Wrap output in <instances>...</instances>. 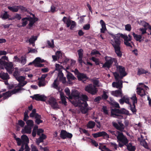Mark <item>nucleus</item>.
<instances>
[{
  "label": "nucleus",
  "mask_w": 151,
  "mask_h": 151,
  "mask_svg": "<svg viewBox=\"0 0 151 151\" xmlns=\"http://www.w3.org/2000/svg\"><path fill=\"white\" fill-rule=\"evenodd\" d=\"M120 37V35L119 36L118 35L112 36L114 40L115 43H112V45L114 48L115 53L119 58L121 57L122 56V53L121 51V47L120 46L121 44Z\"/></svg>",
  "instance_id": "1"
},
{
  "label": "nucleus",
  "mask_w": 151,
  "mask_h": 151,
  "mask_svg": "<svg viewBox=\"0 0 151 151\" xmlns=\"http://www.w3.org/2000/svg\"><path fill=\"white\" fill-rule=\"evenodd\" d=\"M118 135L116 136L117 141L118 142V146L121 148L127 145L129 140L127 137L124 135L122 132L117 131Z\"/></svg>",
  "instance_id": "2"
},
{
  "label": "nucleus",
  "mask_w": 151,
  "mask_h": 151,
  "mask_svg": "<svg viewBox=\"0 0 151 151\" xmlns=\"http://www.w3.org/2000/svg\"><path fill=\"white\" fill-rule=\"evenodd\" d=\"M80 96V93L76 90L73 91L71 93V95L69 96V99L73 100L71 101L72 104L76 107L80 104V102H79Z\"/></svg>",
  "instance_id": "3"
},
{
  "label": "nucleus",
  "mask_w": 151,
  "mask_h": 151,
  "mask_svg": "<svg viewBox=\"0 0 151 151\" xmlns=\"http://www.w3.org/2000/svg\"><path fill=\"white\" fill-rule=\"evenodd\" d=\"M104 59L106 62L102 66V68H106L108 69L110 68L113 62L114 63L115 65L117 64V61L115 58L106 56L105 57Z\"/></svg>",
  "instance_id": "4"
},
{
  "label": "nucleus",
  "mask_w": 151,
  "mask_h": 151,
  "mask_svg": "<svg viewBox=\"0 0 151 151\" xmlns=\"http://www.w3.org/2000/svg\"><path fill=\"white\" fill-rule=\"evenodd\" d=\"M124 124L121 122H118V124L116 122H113L112 125L114 128L121 132H124V129L125 127L128 126L129 122L127 120H125Z\"/></svg>",
  "instance_id": "5"
},
{
  "label": "nucleus",
  "mask_w": 151,
  "mask_h": 151,
  "mask_svg": "<svg viewBox=\"0 0 151 151\" xmlns=\"http://www.w3.org/2000/svg\"><path fill=\"white\" fill-rule=\"evenodd\" d=\"M111 114L114 117H118L122 116V114H127L129 111L124 109H120L114 108L112 109L111 110Z\"/></svg>",
  "instance_id": "6"
},
{
  "label": "nucleus",
  "mask_w": 151,
  "mask_h": 151,
  "mask_svg": "<svg viewBox=\"0 0 151 151\" xmlns=\"http://www.w3.org/2000/svg\"><path fill=\"white\" fill-rule=\"evenodd\" d=\"M120 35L124 39V42L125 45L127 47H132L131 43L133 44V42L131 41L132 37L131 35H129L128 36L126 35L121 34Z\"/></svg>",
  "instance_id": "7"
},
{
  "label": "nucleus",
  "mask_w": 151,
  "mask_h": 151,
  "mask_svg": "<svg viewBox=\"0 0 151 151\" xmlns=\"http://www.w3.org/2000/svg\"><path fill=\"white\" fill-rule=\"evenodd\" d=\"M85 91L92 95H95L97 93L98 90L95 86L91 84L86 86L85 88Z\"/></svg>",
  "instance_id": "8"
},
{
  "label": "nucleus",
  "mask_w": 151,
  "mask_h": 151,
  "mask_svg": "<svg viewBox=\"0 0 151 151\" xmlns=\"http://www.w3.org/2000/svg\"><path fill=\"white\" fill-rule=\"evenodd\" d=\"M62 21L64 23L66 24L67 27H70V29H73V28L76 26V22L72 21L69 18H67L66 17H64L62 19Z\"/></svg>",
  "instance_id": "9"
},
{
  "label": "nucleus",
  "mask_w": 151,
  "mask_h": 151,
  "mask_svg": "<svg viewBox=\"0 0 151 151\" xmlns=\"http://www.w3.org/2000/svg\"><path fill=\"white\" fill-rule=\"evenodd\" d=\"M32 19L31 18V17H29L22 18V26L23 27L25 26L28 23L27 21H28L29 22V23L28 25L27 28L29 29H32V28L33 26V22L31 20Z\"/></svg>",
  "instance_id": "10"
},
{
  "label": "nucleus",
  "mask_w": 151,
  "mask_h": 151,
  "mask_svg": "<svg viewBox=\"0 0 151 151\" xmlns=\"http://www.w3.org/2000/svg\"><path fill=\"white\" fill-rule=\"evenodd\" d=\"M88 100V96L86 95H82L80 96V98L79 100L80 102L79 105H78V106H84L87 107L88 104H87V101Z\"/></svg>",
  "instance_id": "11"
},
{
  "label": "nucleus",
  "mask_w": 151,
  "mask_h": 151,
  "mask_svg": "<svg viewBox=\"0 0 151 151\" xmlns=\"http://www.w3.org/2000/svg\"><path fill=\"white\" fill-rule=\"evenodd\" d=\"M131 99L132 102V105L130 104V109L133 114H135L137 110L136 109L135 104H137V98L136 96V94H134Z\"/></svg>",
  "instance_id": "12"
},
{
  "label": "nucleus",
  "mask_w": 151,
  "mask_h": 151,
  "mask_svg": "<svg viewBox=\"0 0 151 151\" xmlns=\"http://www.w3.org/2000/svg\"><path fill=\"white\" fill-rule=\"evenodd\" d=\"M114 65L116 67L117 71L120 74L121 76V78H122L123 77L127 75V73L125 71V69L124 67L122 65H119L117 63V64H116Z\"/></svg>",
  "instance_id": "13"
},
{
  "label": "nucleus",
  "mask_w": 151,
  "mask_h": 151,
  "mask_svg": "<svg viewBox=\"0 0 151 151\" xmlns=\"http://www.w3.org/2000/svg\"><path fill=\"white\" fill-rule=\"evenodd\" d=\"M92 135L94 138H97L101 137H103L104 138L107 139L109 138V135L105 131H102L93 134Z\"/></svg>",
  "instance_id": "14"
},
{
  "label": "nucleus",
  "mask_w": 151,
  "mask_h": 151,
  "mask_svg": "<svg viewBox=\"0 0 151 151\" xmlns=\"http://www.w3.org/2000/svg\"><path fill=\"white\" fill-rule=\"evenodd\" d=\"M47 103L49 104L53 109L59 108L56 99L53 97L50 98L46 101Z\"/></svg>",
  "instance_id": "15"
},
{
  "label": "nucleus",
  "mask_w": 151,
  "mask_h": 151,
  "mask_svg": "<svg viewBox=\"0 0 151 151\" xmlns=\"http://www.w3.org/2000/svg\"><path fill=\"white\" fill-rule=\"evenodd\" d=\"M60 137L61 139H65L66 138H71L73 137V135L65 130H62L61 131Z\"/></svg>",
  "instance_id": "16"
},
{
  "label": "nucleus",
  "mask_w": 151,
  "mask_h": 151,
  "mask_svg": "<svg viewBox=\"0 0 151 151\" xmlns=\"http://www.w3.org/2000/svg\"><path fill=\"white\" fill-rule=\"evenodd\" d=\"M32 99L37 101H45L46 99V97L43 95H40L39 94H35L30 96Z\"/></svg>",
  "instance_id": "17"
},
{
  "label": "nucleus",
  "mask_w": 151,
  "mask_h": 151,
  "mask_svg": "<svg viewBox=\"0 0 151 151\" xmlns=\"http://www.w3.org/2000/svg\"><path fill=\"white\" fill-rule=\"evenodd\" d=\"M77 77L79 81H82L83 83H85L89 78L86 74L83 73H81L78 76H77Z\"/></svg>",
  "instance_id": "18"
},
{
  "label": "nucleus",
  "mask_w": 151,
  "mask_h": 151,
  "mask_svg": "<svg viewBox=\"0 0 151 151\" xmlns=\"http://www.w3.org/2000/svg\"><path fill=\"white\" fill-rule=\"evenodd\" d=\"M7 71L10 74L12 73L13 70V65L12 63H7L4 67Z\"/></svg>",
  "instance_id": "19"
},
{
  "label": "nucleus",
  "mask_w": 151,
  "mask_h": 151,
  "mask_svg": "<svg viewBox=\"0 0 151 151\" xmlns=\"http://www.w3.org/2000/svg\"><path fill=\"white\" fill-rule=\"evenodd\" d=\"M117 81V82H114L112 83V86L119 89H122L123 87V82L122 81L119 80Z\"/></svg>",
  "instance_id": "20"
},
{
  "label": "nucleus",
  "mask_w": 151,
  "mask_h": 151,
  "mask_svg": "<svg viewBox=\"0 0 151 151\" xmlns=\"http://www.w3.org/2000/svg\"><path fill=\"white\" fill-rule=\"evenodd\" d=\"M47 138L46 136L43 134H42L39 137L36 139V144L38 145H39L40 144L41 142H43L44 140L45 139Z\"/></svg>",
  "instance_id": "21"
},
{
  "label": "nucleus",
  "mask_w": 151,
  "mask_h": 151,
  "mask_svg": "<svg viewBox=\"0 0 151 151\" xmlns=\"http://www.w3.org/2000/svg\"><path fill=\"white\" fill-rule=\"evenodd\" d=\"M83 50L81 49L78 50L77 52L78 55V62L80 64L83 63L82 58L83 55Z\"/></svg>",
  "instance_id": "22"
},
{
  "label": "nucleus",
  "mask_w": 151,
  "mask_h": 151,
  "mask_svg": "<svg viewBox=\"0 0 151 151\" xmlns=\"http://www.w3.org/2000/svg\"><path fill=\"white\" fill-rule=\"evenodd\" d=\"M151 73L149 71L145 70L144 69L141 68H139L138 69L137 75H140L142 74H145L146 75H150Z\"/></svg>",
  "instance_id": "23"
},
{
  "label": "nucleus",
  "mask_w": 151,
  "mask_h": 151,
  "mask_svg": "<svg viewBox=\"0 0 151 151\" xmlns=\"http://www.w3.org/2000/svg\"><path fill=\"white\" fill-rule=\"evenodd\" d=\"M132 35L135 40L140 42H141L144 40V38L142 39V36L141 35H137L134 33V32H132Z\"/></svg>",
  "instance_id": "24"
},
{
  "label": "nucleus",
  "mask_w": 151,
  "mask_h": 151,
  "mask_svg": "<svg viewBox=\"0 0 151 151\" xmlns=\"http://www.w3.org/2000/svg\"><path fill=\"white\" fill-rule=\"evenodd\" d=\"M31 127L26 125L25 126L24 129L22 130V133L23 134L25 133L30 134L31 132Z\"/></svg>",
  "instance_id": "25"
},
{
  "label": "nucleus",
  "mask_w": 151,
  "mask_h": 151,
  "mask_svg": "<svg viewBox=\"0 0 151 151\" xmlns=\"http://www.w3.org/2000/svg\"><path fill=\"white\" fill-rule=\"evenodd\" d=\"M0 78L3 80H6L9 79V76L7 73L1 71L0 73Z\"/></svg>",
  "instance_id": "26"
},
{
  "label": "nucleus",
  "mask_w": 151,
  "mask_h": 151,
  "mask_svg": "<svg viewBox=\"0 0 151 151\" xmlns=\"http://www.w3.org/2000/svg\"><path fill=\"white\" fill-rule=\"evenodd\" d=\"M125 146H126L127 149L129 151H135L136 149L135 146H133L132 143V142L127 143Z\"/></svg>",
  "instance_id": "27"
},
{
  "label": "nucleus",
  "mask_w": 151,
  "mask_h": 151,
  "mask_svg": "<svg viewBox=\"0 0 151 151\" xmlns=\"http://www.w3.org/2000/svg\"><path fill=\"white\" fill-rule=\"evenodd\" d=\"M137 94L141 97H142L146 95L145 91L144 89L140 87H139L137 88Z\"/></svg>",
  "instance_id": "28"
},
{
  "label": "nucleus",
  "mask_w": 151,
  "mask_h": 151,
  "mask_svg": "<svg viewBox=\"0 0 151 151\" xmlns=\"http://www.w3.org/2000/svg\"><path fill=\"white\" fill-rule=\"evenodd\" d=\"M66 77L69 82L71 81H72L75 80L76 78L73 75V74L70 72H68V74L66 75Z\"/></svg>",
  "instance_id": "29"
},
{
  "label": "nucleus",
  "mask_w": 151,
  "mask_h": 151,
  "mask_svg": "<svg viewBox=\"0 0 151 151\" xmlns=\"http://www.w3.org/2000/svg\"><path fill=\"white\" fill-rule=\"evenodd\" d=\"M100 23L101 24L102 28L101 29V32L104 33L105 30L106 29V24L103 20H101L100 21Z\"/></svg>",
  "instance_id": "30"
},
{
  "label": "nucleus",
  "mask_w": 151,
  "mask_h": 151,
  "mask_svg": "<svg viewBox=\"0 0 151 151\" xmlns=\"http://www.w3.org/2000/svg\"><path fill=\"white\" fill-rule=\"evenodd\" d=\"M26 57L25 56H22L20 59L19 62L21 63L22 65H24L26 64Z\"/></svg>",
  "instance_id": "31"
},
{
  "label": "nucleus",
  "mask_w": 151,
  "mask_h": 151,
  "mask_svg": "<svg viewBox=\"0 0 151 151\" xmlns=\"http://www.w3.org/2000/svg\"><path fill=\"white\" fill-rule=\"evenodd\" d=\"M12 94L11 92L9 91H8L7 92H6L5 93H4L2 94L3 96H4V99H6L7 98L10 97Z\"/></svg>",
  "instance_id": "32"
},
{
  "label": "nucleus",
  "mask_w": 151,
  "mask_h": 151,
  "mask_svg": "<svg viewBox=\"0 0 151 151\" xmlns=\"http://www.w3.org/2000/svg\"><path fill=\"white\" fill-rule=\"evenodd\" d=\"M95 125V123L93 121H90L87 125L88 128L92 129L94 127Z\"/></svg>",
  "instance_id": "33"
},
{
  "label": "nucleus",
  "mask_w": 151,
  "mask_h": 151,
  "mask_svg": "<svg viewBox=\"0 0 151 151\" xmlns=\"http://www.w3.org/2000/svg\"><path fill=\"white\" fill-rule=\"evenodd\" d=\"M37 37L36 36H32L29 39V42L30 44H34L35 45V42L37 40Z\"/></svg>",
  "instance_id": "34"
},
{
  "label": "nucleus",
  "mask_w": 151,
  "mask_h": 151,
  "mask_svg": "<svg viewBox=\"0 0 151 151\" xmlns=\"http://www.w3.org/2000/svg\"><path fill=\"white\" fill-rule=\"evenodd\" d=\"M21 139L23 142L27 144L29 142V139L27 136L25 135H23L21 136Z\"/></svg>",
  "instance_id": "35"
},
{
  "label": "nucleus",
  "mask_w": 151,
  "mask_h": 151,
  "mask_svg": "<svg viewBox=\"0 0 151 151\" xmlns=\"http://www.w3.org/2000/svg\"><path fill=\"white\" fill-rule=\"evenodd\" d=\"M8 8L10 10L13 12H17L19 10L18 7H17H17L8 6Z\"/></svg>",
  "instance_id": "36"
},
{
  "label": "nucleus",
  "mask_w": 151,
  "mask_h": 151,
  "mask_svg": "<svg viewBox=\"0 0 151 151\" xmlns=\"http://www.w3.org/2000/svg\"><path fill=\"white\" fill-rule=\"evenodd\" d=\"M60 97L62 103L64 104L65 106L67 105V102L66 100V99L64 96L63 94H60Z\"/></svg>",
  "instance_id": "37"
},
{
  "label": "nucleus",
  "mask_w": 151,
  "mask_h": 151,
  "mask_svg": "<svg viewBox=\"0 0 151 151\" xmlns=\"http://www.w3.org/2000/svg\"><path fill=\"white\" fill-rule=\"evenodd\" d=\"M47 42L48 46H49V47L53 48L54 47V43L53 40L52 39L51 40V42H50V40H47Z\"/></svg>",
  "instance_id": "38"
},
{
  "label": "nucleus",
  "mask_w": 151,
  "mask_h": 151,
  "mask_svg": "<svg viewBox=\"0 0 151 151\" xmlns=\"http://www.w3.org/2000/svg\"><path fill=\"white\" fill-rule=\"evenodd\" d=\"M7 62L0 59V68L2 69H4V66L5 67Z\"/></svg>",
  "instance_id": "39"
},
{
  "label": "nucleus",
  "mask_w": 151,
  "mask_h": 151,
  "mask_svg": "<svg viewBox=\"0 0 151 151\" xmlns=\"http://www.w3.org/2000/svg\"><path fill=\"white\" fill-rule=\"evenodd\" d=\"M90 59L94 62L96 65H99L100 62L98 59L94 57H92Z\"/></svg>",
  "instance_id": "40"
},
{
  "label": "nucleus",
  "mask_w": 151,
  "mask_h": 151,
  "mask_svg": "<svg viewBox=\"0 0 151 151\" xmlns=\"http://www.w3.org/2000/svg\"><path fill=\"white\" fill-rule=\"evenodd\" d=\"M63 68V67L62 65H60L59 64H56L55 65V70L58 71V72L62 71L61 69Z\"/></svg>",
  "instance_id": "41"
},
{
  "label": "nucleus",
  "mask_w": 151,
  "mask_h": 151,
  "mask_svg": "<svg viewBox=\"0 0 151 151\" xmlns=\"http://www.w3.org/2000/svg\"><path fill=\"white\" fill-rule=\"evenodd\" d=\"M26 123L28 126L32 128L34 125V122L33 120H28L26 122Z\"/></svg>",
  "instance_id": "42"
},
{
  "label": "nucleus",
  "mask_w": 151,
  "mask_h": 151,
  "mask_svg": "<svg viewBox=\"0 0 151 151\" xmlns=\"http://www.w3.org/2000/svg\"><path fill=\"white\" fill-rule=\"evenodd\" d=\"M115 95L117 96L122 94V89H119L118 90L115 91L114 92Z\"/></svg>",
  "instance_id": "43"
},
{
  "label": "nucleus",
  "mask_w": 151,
  "mask_h": 151,
  "mask_svg": "<svg viewBox=\"0 0 151 151\" xmlns=\"http://www.w3.org/2000/svg\"><path fill=\"white\" fill-rule=\"evenodd\" d=\"M24 89L23 88L19 87L18 88H14V89L12 90L11 92L12 93V94H15L17 92H19L20 91L24 90Z\"/></svg>",
  "instance_id": "44"
},
{
  "label": "nucleus",
  "mask_w": 151,
  "mask_h": 151,
  "mask_svg": "<svg viewBox=\"0 0 151 151\" xmlns=\"http://www.w3.org/2000/svg\"><path fill=\"white\" fill-rule=\"evenodd\" d=\"M57 81V79L54 80V82L52 84V86L54 88L59 90H60V88L58 87V84L56 83Z\"/></svg>",
  "instance_id": "45"
},
{
  "label": "nucleus",
  "mask_w": 151,
  "mask_h": 151,
  "mask_svg": "<svg viewBox=\"0 0 151 151\" xmlns=\"http://www.w3.org/2000/svg\"><path fill=\"white\" fill-rule=\"evenodd\" d=\"M25 79V78L23 76H19L16 80L20 83L21 82L24 81Z\"/></svg>",
  "instance_id": "46"
},
{
  "label": "nucleus",
  "mask_w": 151,
  "mask_h": 151,
  "mask_svg": "<svg viewBox=\"0 0 151 151\" xmlns=\"http://www.w3.org/2000/svg\"><path fill=\"white\" fill-rule=\"evenodd\" d=\"M9 15L8 14L7 12H5L1 16V17L3 19H6L9 18Z\"/></svg>",
  "instance_id": "47"
},
{
  "label": "nucleus",
  "mask_w": 151,
  "mask_h": 151,
  "mask_svg": "<svg viewBox=\"0 0 151 151\" xmlns=\"http://www.w3.org/2000/svg\"><path fill=\"white\" fill-rule=\"evenodd\" d=\"M80 107H82L81 109V111L83 114H85L88 112V109L86 108L87 107H84V106H81Z\"/></svg>",
  "instance_id": "48"
},
{
  "label": "nucleus",
  "mask_w": 151,
  "mask_h": 151,
  "mask_svg": "<svg viewBox=\"0 0 151 151\" xmlns=\"http://www.w3.org/2000/svg\"><path fill=\"white\" fill-rule=\"evenodd\" d=\"M113 74L114 76V77L115 78L116 81H119V78L120 77L119 74L116 72H115L113 73Z\"/></svg>",
  "instance_id": "49"
},
{
  "label": "nucleus",
  "mask_w": 151,
  "mask_h": 151,
  "mask_svg": "<svg viewBox=\"0 0 151 151\" xmlns=\"http://www.w3.org/2000/svg\"><path fill=\"white\" fill-rule=\"evenodd\" d=\"M101 97V99L103 100L107 99L108 98V96L106 94V92L105 91H103V94L102 95Z\"/></svg>",
  "instance_id": "50"
},
{
  "label": "nucleus",
  "mask_w": 151,
  "mask_h": 151,
  "mask_svg": "<svg viewBox=\"0 0 151 151\" xmlns=\"http://www.w3.org/2000/svg\"><path fill=\"white\" fill-rule=\"evenodd\" d=\"M23 82H22L19 83L18 86L19 87L22 88V87L26 85L27 83V82L26 81H24Z\"/></svg>",
  "instance_id": "51"
},
{
  "label": "nucleus",
  "mask_w": 151,
  "mask_h": 151,
  "mask_svg": "<svg viewBox=\"0 0 151 151\" xmlns=\"http://www.w3.org/2000/svg\"><path fill=\"white\" fill-rule=\"evenodd\" d=\"M33 17H31V18H32V19L31 20L33 22V25H34V24L38 20V19L36 17H35V15L34 14H32V15Z\"/></svg>",
  "instance_id": "52"
},
{
  "label": "nucleus",
  "mask_w": 151,
  "mask_h": 151,
  "mask_svg": "<svg viewBox=\"0 0 151 151\" xmlns=\"http://www.w3.org/2000/svg\"><path fill=\"white\" fill-rule=\"evenodd\" d=\"M16 140L17 141V145L18 146H20L23 143H24V142H23L22 139L21 140L20 138H16Z\"/></svg>",
  "instance_id": "53"
},
{
  "label": "nucleus",
  "mask_w": 151,
  "mask_h": 151,
  "mask_svg": "<svg viewBox=\"0 0 151 151\" xmlns=\"http://www.w3.org/2000/svg\"><path fill=\"white\" fill-rule=\"evenodd\" d=\"M29 118L28 115V112L25 111L24 113V116L23 120L25 122H26L27 120Z\"/></svg>",
  "instance_id": "54"
},
{
  "label": "nucleus",
  "mask_w": 151,
  "mask_h": 151,
  "mask_svg": "<svg viewBox=\"0 0 151 151\" xmlns=\"http://www.w3.org/2000/svg\"><path fill=\"white\" fill-rule=\"evenodd\" d=\"M37 64L38 63H42L45 62V60L43 59H42L40 57H37L36 58Z\"/></svg>",
  "instance_id": "55"
},
{
  "label": "nucleus",
  "mask_w": 151,
  "mask_h": 151,
  "mask_svg": "<svg viewBox=\"0 0 151 151\" xmlns=\"http://www.w3.org/2000/svg\"><path fill=\"white\" fill-rule=\"evenodd\" d=\"M18 124L22 127H23L25 124V123L22 120H19L18 121Z\"/></svg>",
  "instance_id": "56"
},
{
  "label": "nucleus",
  "mask_w": 151,
  "mask_h": 151,
  "mask_svg": "<svg viewBox=\"0 0 151 151\" xmlns=\"http://www.w3.org/2000/svg\"><path fill=\"white\" fill-rule=\"evenodd\" d=\"M102 109L104 114L106 115L108 114V110H107V107L106 106H103Z\"/></svg>",
  "instance_id": "57"
},
{
  "label": "nucleus",
  "mask_w": 151,
  "mask_h": 151,
  "mask_svg": "<svg viewBox=\"0 0 151 151\" xmlns=\"http://www.w3.org/2000/svg\"><path fill=\"white\" fill-rule=\"evenodd\" d=\"M109 145L111 146L114 147L116 150L117 149V145L115 142H110Z\"/></svg>",
  "instance_id": "58"
},
{
  "label": "nucleus",
  "mask_w": 151,
  "mask_h": 151,
  "mask_svg": "<svg viewBox=\"0 0 151 151\" xmlns=\"http://www.w3.org/2000/svg\"><path fill=\"white\" fill-rule=\"evenodd\" d=\"M26 145H27V146H28V144L26 142L23 143L21 145V147L19 149L24 151V149L25 150V147Z\"/></svg>",
  "instance_id": "59"
},
{
  "label": "nucleus",
  "mask_w": 151,
  "mask_h": 151,
  "mask_svg": "<svg viewBox=\"0 0 151 151\" xmlns=\"http://www.w3.org/2000/svg\"><path fill=\"white\" fill-rule=\"evenodd\" d=\"M125 29L126 30L130 31L131 29V25L130 24H128L125 26Z\"/></svg>",
  "instance_id": "60"
},
{
  "label": "nucleus",
  "mask_w": 151,
  "mask_h": 151,
  "mask_svg": "<svg viewBox=\"0 0 151 151\" xmlns=\"http://www.w3.org/2000/svg\"><path fill=\"white\" fill-rule=\"evenodd\" d=\"M56 7L54 5H52L51 7L50 11H49V12H51L52 13H53L55 12L56 11Z\"/></svg>",
  "instance_id": "61"
},
{
  "label": "nucleus",
  "mask_w": 151,
  "mask_h": 151,
  "mask_svg": "<svg viewBox=\"0 0 151 151\" xmlns=\"http://www.w3.org/2000/svg\"><path fill=\"white\" fill-rule=\"evenodd\" d=\"M31 151H39L36 147L33 144L31 145Z\"/></svg>",
  "instance_id": "62"
},
{
  "label": "nucleus",
  "mask_w": 151,
  "mask_h": 151,
  "mask_svg": "<svg viewBox=\"0 0 151 151\" xmlns=\"http://www.w3.org/2000/svg\"><path fill=\"white\" fill-rule=\"evenodd\" d=\"M65 91L66 93V95L69 96H69L71 95L69 89L68 88H66L65 89Z\"/></svg>",
  "instance_id": "63"
},
{
  "label": "nucleus",
  "mask_w": 151,
  "mask_h": 151,
  "mask_svg": "<svg viewBox=\"0 0 151 151\" xmlns=\"http://www.w3.org/2000/svg\"><path fill=\"white\" fill-rule=\"evenodd\" d=\"M13 19H17L18 20H20L21 19V15L20 14L16 13Z\"/></svg>",
  "instance_id": "64"
}]
</instances>
